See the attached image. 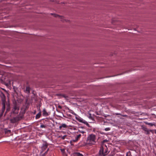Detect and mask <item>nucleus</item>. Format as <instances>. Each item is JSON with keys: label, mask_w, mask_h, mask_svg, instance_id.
I'll return each mask as SVG.
<instances>
[{"label": "nucleus", "mask_w": 156, "mask_h": 156, "mask_svg": "<svg viewBox=\"0 0 156 156\" xmlns=\"http://www.w3.org/2000/svg\"><path fill=\"white\" fill-rule=\"evenodd\" d=\"M0 80L1 83L4 84L7 87H9L11 86V80L7 77L5 76L4 75H2L0 77Z\"/></svg>", "instance_id": "1"}, {"label": "nucleus", "mask_w": 156, "mask_h": 156, "mask_svg": "<svg viewBox=\"0 0 156 156\" xmlns=\"http://www.w3.org/2000/svg\"><path fill=\"white\" fill-rule=\"evenodd\" d=\"M96 143V136L93 134L90 135L87 138V144L91 145L94 144Z\"/></svg>", "instance_id": "2"}, {"label": "nucleus", "mask_w": 156, "mask_h": 156, "mask_svg": "<svg viewBox=\"0 0 156 156\" xmlns=\"http://www.w3.org/2000/svg\"><path fill=\"white\" fill-rule=\"evenodd\" d=\"M20 110L19 105L17 104L16 102L13 103V105L12 108L11 114V115L12 114H17L19 112Z\"/></svg>", "instance_id": "3"}, {"label": "nucleus", "mask_w": 156, "mask_h": 156, "mask_svg": "<svg viewBox=\"0 0 156 156\" xmlns=\"http://www.w3.org/2000/svg\"><path fill=\"white\" fill-rule=\"evenodd\" d=\"M108 153V148L106 146L101 147L99 151V154L100 156H105Z\"/></svg>", "instance_id": "4"}, {"label": "nucleus", "mask_w": 156, "mask_h": 156, "mask_svg": "<svg viewBox=\"0 0 156 156\" xmlns=\"http://www.w3.org/2000/svg\"><path fill=\"white\" fill-rule=\"evenodd\" d=\"M2 106L1 110L0 111V119H1V118L3 116L5 108V103L3 102L2 103Z\"/></svg>", "instance_id": "5"}, {"label": "nucleus", "mask_w": 156, "mask_h": 156, "mask_svg": "<svg viewBox=\"0 0 156 156\" xmlns=\"http://www.w3.org/2000/svg\"><path fill=\"white\" fill-rule=\"evenodd\" d=\"M20 119V117L19 116H18L11 119L10 121L12 123H15L19 121Z\"/></svg>", "instance_id": "6"}, {"label": "nucleus", "mask_w": 156, "mask_h": 156, "mask_svg": "<svg viewBox=\"0 0 156 156\" xmlns=\"http://www.w3.org/2000/svg\"><path fill=\"white\" fill-rule=\"evenodd\" d=\"M82 136V134L79 133V132H76V134L75 136V139L73 140V141L76 142L78 141L80 138Z\"/></svg>", "instance_id": "7"}, {"label": "nucleus", "mask_w": 156, "mask_h": 156, "mask_svg": "<svg viewBox=\"0 0 156 156\" xmlns=\"http://www.w3.org/2000/svg\"><path fill=\"white\" fill-rule=\"evenodd\" d=\"M48 145L47 143H45L43 144V146L41 147V153H43L47 148Z\"/></svg>", "instance_id": "8"}, {"label": "nucleus", "mask_w": 156, "mask_h": 156, "mask_svg": "<svg viewBox=\"0 0 156 156\" xmlns=\"http://www.w3.org/2000/svg\"><path fill=\"white\" fill-rule=\"evenodd\" d=\"M30 88L29 86H27L26 88V89L24 90V91L25 93L28 94V95L30 94Z\"/></svg>", "instance_id": "9"}, {"label": "nucleus", "mask_w": 156, "mask_h": 156, "mask_svg": "<svg viewBox=\"0 0 156 156\" xmlns=\"http://www.w3.org/2000/svg\"><path fill=\"white\" fill-rule=\"evenodd\" d=\"M6 105L7 108L6 109V111L5 114V115L6 114V113L10 111V105L9 103L7 104Z\"/></svg>", "instance_id": "10"}, {"label": "nucleus", "mask_w": 156, "mask_h": 156, "mask_svg": "<svg viewBox=\"0 0 156 156\" xmlns=\"http://www.w3.org/2000/svg\"><path fill=\"white\" fill-rule=\"evenodd\" d=\"M43 115L45 116H47L49 115V114L47 112L45 108H44L42 111Z\"/></svg>", "instance_id": "11"}, {"label": "nucleus", "mask_w": 156, "mask_h": 156, "mask_svg": "<svg viewBox=\"0 0 156 156\" xmlns=\"http://www.w3.org/2000/svg\"><path fill=\"white\" fill-rule=\"evenodd\" d=\"M73 156H83L82 154L79 152H75L73 154Z\"/></svg>", "instance_id": "12"}, {"label": "nucleus", "mask_w": 156, "mask_h": 156, "mask_svg": "<svg viewBox=\"0 0 156 156\" xmlns=\"http://www.w3.org/2000/svg\"><path fill=\"white\" fill-rule=\"evenodd\" d=\"M79 121L85 124H86L87 126L89 125V124L87 123V122L85 120H83L82 119H80L79 120Z\"/></svg>", "instance_id": "13"}, {"label": "nucleus", "mask_w": 156, "mask_h": 156, "mask_svg": "<svg viewBox=\"0 0 156 156\" xmlns=\"http://www.w3.org/2000/svg\"><path fill=\"white\" fill-rule=\"evenodd\" d=\"M51 15H53L54 16L56 17H59L62 20L63 19V17L62 16H60L58 15L55 14H51Z\"/></svg>", "instance_id": "14"}, {"label": "nucleus", "mask_w": 156, "mask_h": 156, "mask_svg": "<svg viewBox=\"0 0 156 156\" xmlns=\"http://www.w3.org/2000/svg\"><path fill=\"white\" fill-rule=\"evenodd\" d=\"M67 127V125L65 124H62L61 125L59 126V128L61 129L62 128H66Z\"/></svg>", "instance_id": "15"}, {"label": "nucleus", "mask_w": 156, "mask_h": 156, "mask_svg": "<svg viewBox=\"0 0 156 156\" xmlns=\"http://www.w3.org/2000/svg\"><path fill=\"white\" fill-rule=\"evenodd\" d=\"M142 129L144 130L145 132H146L148 129L144 126H142Z\"/></svg>", "instance_id": "16"}, {"label": "nucleus", "mask_w": 156, "mask_h": 156, "mask_svg": "<svg viewBox=\"0 0 156 156\" xmlns=\"http://www.w3.org/2000/svg\"><path fill=\"white\" fill-rule=\"evenodd\" d=\"M41 112H40L36 116V119L39 118L41 115Z\"/></svg>", "instance_id": "17"}, {"label": "nucleus", "mask_w": 156, "mask_h": 156, "mask_svg": "<svg viewBox=\"0 0 156 156\" xmlns=\"http://www.w3.org/2000/svg\"><path fill=\"white\" fill-rule=\"evenodd\" d=\"M146 124L148 125L151 126H155V123H148L146 122Z\"/></svg>", "instance_id": "18"}, {"label": "nucleus", "mask_w": 156, "mask_h": 156, "mask_svg": "<svg viewBox=\"0 0 156 156\" xmlns=\"http://www.w3.org/2000/svg\"><path fill=\"white\" fill-rule=\"evenodd\" d=\"M48 150L49 149H48L47 151L44 153L41 154L40 156H45L47 154Z\"/></svg>", "instance_id": "19"}, {"label": "nucleus", "mask_w": 156, "mask_h": 156, "mask_svg": "<svg viewBox=\"0 0 156 156\" xmlns=\"http://www.w3.org/2000/svg\"><path fill=\"white\" fill-rule=\"evenodd\" d=\"M77 132H79V133H82V135H83L84 133H86V132L84 131H81L80 130H79Z\"/></svg>", "instance_id": "20"}, {"label": "nucleus", "mask_w": 156, "mask_h": 156, "mask_svg": "<svg viewBox=\"0 0 156 156\" xmlns=\"http://www.w3.org/2000/svg\"><path fill=\"white\" fill-rule=\"evenodd\" d=\"M126 156H132L130 151L128 152L126 154Z\"/></svg>", "instance_id": "21"}, {"label": "nucleus", "mask_w": 156, "mask_h": 156, "mask_svg": "<svg viewBox=\"0 0 156 156\" xmlns=\"http://www.w3.org/2000/svg\"><path fill=\"white\" fill-rule=\"evenodd\" d=\"M66 136H67L66 135H64L63 136H60V137H61V139H62L64 140L66 138Z\"/></svg>", "instance_id": "22"}, {"label": "nucleus", "mask_w": 156, "mask_h": 156, "mask_svg": "<svg viewBox=\"0 0 156 156\" xmlns=\"http://www.w3.org/2000/svg\"><path fill=\"white\" fill-rule=\"evenodd\" d=\"M46 127V126L44 125H41L40 126V127L41 128H45Z\"/></svg>", "instance_id": "23"}, {"label": "nucleus", "mask_w": 156, "mask_h": 156, "mask_svg": "<svg viewBox=\"0 0 156 156\" xmlns=\"http://www.w3.org/2000/svg\"><path fill=\"white\" fill-rule=\"evenodd\" d=\"M145 133L146 135H149L150 134L149 130H148L146 132H145Z\"/></svg>", "instance_id": "24"}, {"label": "nucleus", "mask_w": 156, "mask_h": 156, "mask_svg": "<svg viewBox=\"0 0 156 156\" xmlns=\"http://www.w3.org/2000/svg\"><path fill=\"white\" fill-rule=\"evenodd\" d=\"M110 129V128L109 127L106 128L105 129V130L106 131H108Z\"/></svg>", "instance_id": "25"}, {"label": "nucleus", "mask_w": 156, "mask_h": 156, "mask_svg": "<svg viewBox=\"0 0 156 156\" xmlns=\"http://www.w3.org/2000/svg\"><path fill=\"white\" fill-rule=\"evenodd\" d=\"M10 132H11V131L10 130H6V131H5V132L6 133H10Z\"/></svg>", "instance_id": "26"}, {"label": "nucleus", "mask_w": 156, "mask_h": 156, "mask_svg": "<svg viewBox=\"0 0 156 156\" xmlns=\"http://www.w3.org/2000/svg\"><path fill=\"white\" fill-rule=\"evenodd\" d=\"M149 130V132H152V133H153V130Z\"/></svg>", "instance_id": "27"}, {"label": "nucleus", "mask_w": 156, "mask_h": 156, "mask_svg": "<svg viewBox=\"0 0 156 156\" xmlns=\"http://www.w3.org/2000/svg\"><path fill=\"white\" fill-rule=\"evenodd\" d=\"M58 107L60 108H62V107L61 106H59V105L58 106Z\"/></svg>", "instance_id": "28"}, {"label": "nucleus", "mask_w": 156, "mask_h": 156, "mask_svg": "<svg viewBox=\"0 0 156 156\" xmlns=\"http://www.w3.org/2000/svg\"><path fill=\"white\" fill-rule=\"evenodd\" d=\"M154 133L156 134V130H154Z\"/></svg>", "instance_id": "29"}]
</instances>
